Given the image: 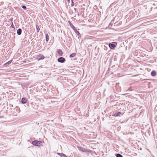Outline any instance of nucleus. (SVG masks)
Instances as JSON below:
<instances>
[{
  "mask_svg": "<svg viewBox=\"0 0 157 157\" xmlns=\"http://www.w3.org/2000/svg\"><path fill=\"white\" fill-rule=\"evenodd\" d=\"M121 113L120 112H117L114 114V116H119L121 115Z\"/></svg>",
  "mask_w": 157,
  "mask_h": 157,
  "instance_id": "6e6552de",
  "label": "nucleus"
},
{
  "mask_svg": "<svg viewBox=\"0 0 157 157\" xmlns=\"http://www.w3.org/2000/svg\"><path fill=\"white\" fill-rule=\"evenodd\" d=\"M58 61L59 62L63 63L65 61V59L64 58L60 57L58 59Z\"/></svg>",
  "mask_w": 157,
  "mask_h": 157,
  "instance_id": "7ed1b4c3",
  "label": "nucleus"
},
{
  "mask_svg": "<svg viewBox=\"0 0 157 157\" xmlns=\"http://www.w3.org/2000/svg\"><path fill=\"white\" fill-rule=\"evenodd\" d=\"M58 53L59 56H62L63 53L61 49H59L58 50Z\"/></svg>",
  "mask_w": 157,
  "mask_h": 157,
  "instance_id": "0eeeda50",
  "label": "nucleus"
},
{
  "mask_svg": "<svg viewBox=\"0 0 157 157\" xmlns=\"http://www.w3.org/2000/svg\"><path fill=\"white\" fill-rule=\"evenodd\" d=\"M45 36H46V40L47 41H48L49 40V36L48 35V34H45Z\"/></svg>",
  "mask_w": 157,
  "mask_h": 157,
  "instance_id": "9d476101",
  "label": "nucleus"
},
{
  "mask_svg": "<svg viewBox=\"0 0 157 157\" xmlns=\"http://www.w3.org/2000/svg\"><path fill=\"white\" fill-rule=\"evenodd\" d=\"M58 154H59V155H61V156H63V157H66V155L63 154V153H62V154H60V153H58Z\"/></svg>",
  "mask_w": 157,
  "mask_h": 157,
  "instance_id": "2eb2a0df",
  "label": "nucleus"
},
{
  "mask_svg": "<svg viewBox=\"0 0 157 157\" xmlns=\"http://www.w3.org/2000/svg\"><path fill=\"white\" fill-rule=\"evenodd\" d=\"M116 45L117 43L115 42L110 43L109 44V48L111 49H113Z\"/></svg>",
  "mask_w": 157,
  "mask_h": 157,
  "instance_id": "f03ea898",
  "label": "nucleus"
},
{
  "mask_svg": "<svg viewBox=\"0 0 157 157\" xmlns=\"http://www.w3.org/2000/svg\"><path fill=\"white\" fill-rule=\"evenodd\" d=\"M36 28L37 32H38L40 30V28L39 27V26L37 25H36Z\"/></svg>",
  "mask_w": 157,
  "mask_h": 157,
  "instance_id": "ddd939ff",
  "label": "nucleus"
},
{
  "mask_svg": "<svg viewBox=\"0 0 157 157\" xmlns=\"http://www.w3.org/2000/svg\"><path fill=\"white\" fill-rule=\"evenodd\" d=\"M77 35H80V33H79V32L77 31V30H76V31H75Z\"/></svg>",
  "mask_w": 157,
  "mask_h": 157,
  "instance_id": "f3484780",
  "label": "nucleus"
},
{
  "mask_svg": "<svg viewBox=\"0 0 157 157\" xmlns=\"http://www.w3.org/2000/svg\"><path fill=\"white\" fill-rule=\"evenodd\" d=\"M151 76H155L156 75V72L154 71H152L151 72Z\"/></svg>",
  "mask_w": 157,
  "mask_h": 157,
  "instance_id": "1a4fd4ad",
  "label": "nucleus"
},
{
  "mask_svg": "<svg viewBox=\"0 0 157 157\" xmlns=\"http://www.w3.org/2000/svg\"><path fill=\"white\" fill-rule=\"evenodd\" d=\"M44 56H42V58L41 59H44Z\"/></svg>",
  "mask_w": 157,
  "mask_h": 157,
  "instance_id": "412c9836",
  "label": "nucleus"
},
{
  "mask_svg": "<svg viewBox=\"0 0 157 157\" xmlns=\"http://www.w3.org/2000/svg\"><path fill=\"white\" fill-rule=\"evenodd\" d=\"M116 157H123L122 155L120 154H117L116 155Z\"/></svg>",
  "mask_w": 157,
  "mask_h": 157,
  "instance_id": "4468645a",
  "label": "nucleus"
},
{
  "mask_svg": "<svg viewBox=\"0 0 157 157\" xmlns=\"http://www.w3.org/2000/svg\"><path fill=\"white\" fill-rule=\"evenodd\" d=\"M21 7L23 9L25 10H26V7L25 6H22Z\"/></svg>",
  "mask_w": 157,
  "mask_h": 157,
  "instance_id": "dca6fc26",
  "label": "nucleus"
},
{
  "mask_svg": "<svg viewBox=\"0 0 157 157\" xmlns=\"http://www.w3.org/2000/svg\"><path fill=\"white\" fill-rule=\"evenodd\" d=\"M72 3H71V6H73L74 5V3L73 2L72 0H71Z\"/></svg>",
  "mask_w": 157,
  "mask_h": 157,
  "instance_id": "6ab92c4d",
  "label": "nucleus"
},
{
  "mask_svg": "<svg viewBox=\"0 0 157 157\" xmlns=\"http://www.w3.org/2000/svg\"><path fill=\"white\" fill-rule=\"evenodd\" d=\"M21 32H22V30H21V29L19 28L17 29V33L18 35H20L21 33Z\"/></svg>",
  "mask_w": 157,
  "mask_h": 157,
  "instance_id": "423d86ee",
  "label": "nucleus"
},
{
  "mask_svg": "<svg viewBox=\"0 0 157 157\" xmlns=\"http://www.w3.org/2000/svg\"><path fill=\"white\" fill-rule=\"evenodd\" d=\"M32 144L37 146H40L42 145V142L37 140H34L32 142Z\"/></svg>",
  "mask_w": 157,
  "mask_h": 157,
  "instance_id": "f257e3e1",
  "label": "nucleus"
},
{
  "mask_svg": "<svg viewBox=\"0 0 157 157\" xmlns=\"http://www.w3.org/2000/svg\"><path fill=\"white\" fill-rule=\"evenodd\" d=\"M78 147V150L80 151L84 152H86V150L84 148L79 147Z\"/></svg>",
  "mask_w": 157,
  "mask_h": 157,
  "instance_id": "20e7f679",
  "label": "nucleus"
},
{
  "mask_svg": "<svg viewBox=\"0 0 157 157\" xmlns=\"http://www.w3.org/2000/svg\"><path fill=\"white\" fill-rule=\"evenodd\" d=\"M70 26L73 29H75V27L72 24H70Z\"/></svg>",
  "mask_w": 157,
  "mask_h": 157,
  "instance_id": "a211bd4d",
  "label": "nucleus"
},
{
  "mask_svg": "<svg viewBox=\"0 0 157 157\" xmlns=\"http://www.w3.org/2000/svg\"><path fill=\"white\" fill-rule=\"evenodd\" d=\"M27 101V99L26 98H22L21 100V102L23 104L25 103Z\"/></svg>",
  "mask_w": 157,
  "mask_h": 157,
  "instance_id": "39448f33",
  "label": "nucleus"
},
{
  "mask_svg": "<svg viewBox=\"0 0 157 157\" xmlns=\"http://www.w3.org/2000/svg\"><path fill=\"white\" fill-rule=\"evenodd\" d=\"M12 27V28H14V25H13V24H12V25H11V26Z\"/></svg>",
  "mask_w": 157,
  "mask_h": 157,
  "instance_id": "aec40b11",
  "label": "nucleus"
},
{
  "mask_svg": "<svg viewBox=\"0 0 157 157\" xmlns=\"http://www.w3.org/2000/svg\"><path fill=\"white\" fill-rule=\"evenodd\" d=\"M76 55V53H73L71 54L70 56V57L71 58L73 57H75Z\"/></svg>",
  "mask_w": 157,
  "mask_h": 157,
  "instance_id": "9b49d317",
  "label": "nucleus"
},
{
  "mask_svg": "<svg viewBox=\"0 0 157 157\" xmlns=\"http://www.w3.org/2000/svg\"><path fill=\"white\" fill-rule=\"evenodd\" d=\"M68 22H69V24H70H70H71V22L70 21H69Z\"/></svg>",
  "mask_w": 157,
  "mask_h": 157,
  "instance_id": "4be33fe9",
  "label": "nucleus"
},
{
  "mask_svg": "<svg viewBox=\"0 0 157 157\" xmlns=\"http://www.w3.org/2000/svg\"><path fill=\"white\" fill-rule=\"evenodd\" d=\"M12 61V60H10V61H9L8 62H7L5 64L6 66L10 64V63H11Z\"/></svg>",
  "mask_w": 157,
  "mask_h": 157,
  "instance_id": "f8f14e48",
  "label": "nucleus"
}]
</instances>
